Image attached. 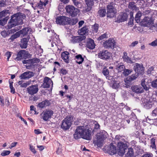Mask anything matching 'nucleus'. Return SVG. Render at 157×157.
I'll return each mask as SVG.
<instances>
[{"label":"nucleus","instance_id":"1","mask_svg":"<svg viewBox=\"0 0 157 157\" xmlns=\"http://www.w3.org/2000/svg\"><path fill=\"white\" fill-rule=\"evenodd\" d=\"M133 69L136 73L124 79L125 83H128L131 82L138 77L139 74L143 73L144 71V67L141 64L135 63L134 64Z\"/></svg>","mask_w":157,"mask_h":157},{"label":"nucleus","instance_id":"2","mask_svg":"<svg viewBox=\"0 0 157 157\" xmlns=\"http://www.w3.org/2000/svg\"><path fill=\"white\" fill-rule=\"evenodd\" d=\"M108 134L105 131H101L97 135L96 140H94V143L98 147H101L103 145L104 140L107 138Z\"/></svg>","mask_w":157,"mask_h":157},{"label":"nucleus","instance_id":"3","mask_svg":"<svg viewBox=\"0 0 157 157\" xmlns=\"http://www.w3.org/2000/svg\"><path fill=\"white\" fill-rule=\"evenodd\" d=\"M122 140V137L120 136L117 135L116 136L115 141L117 142L118 154L121 156L125 153V150H127V145L121 141Z\"/></svg>","mask_w":157,"mask_h":157},{"label":"nucleus","instance_id":"4","mask_svg":"<svg viewBox=\"0 0 157 157\" xmlns=\"http://www.w3.org/2000/svg\"><path fill=\"white\" fill-rule=\"evenodd\" d=\"M155 101L151 98L147 97L145 98L142 99L141 105L144 108L149 109L154 105Z\"/></svg>","mask_w":157,"mask_h":157},{"label":"nucleus","instance_id":"5","mask_svg":"<svg viewBox=\"0 0 157 157\" xmlns=\"http://www.w3.org/2000/svg\"><path fill=\"white\" fill-rule=\"evenodd\" d=\"M140 24L141 25L149 27L151 30L157 27V25H153L152 20L150 18L147 17H145L140 22Z\"/></svg>","mask_w":157,"mask_h":157},{"label":"nucleus","instance_id":"6","mask_svg":"<svg viewBox=\"0 0 157 157\" xmlns=\"http://www.w3.org/2000/svg\"><path fill=\"white\" fill-rule=\"evenodd\" d=\"M25 18V16L21 13L14 14L11 17L12 21L13 20L15 24L21 25L23 23V20Z\"/></svg>","mask_w":157,"mask_h":157},{"label":"nucleus","instance_id":"7","mask_svg":"<svg viewBox=\"0 0 157 157\" xmlns=\"http://www.w3.org/2000/svg\"><path fill=\"white\" fill-rule=\"evenodd\" d=\"M72 123L71 117L69 116H67L62 121L61 128L64 130H67L71 127Z\"/></svg>","mask_w":157,"mask_h":157},{"label":"nucleus","instance_id":"8","mask_svg":"<svg viewBox=\"0 0 157 157\" xmlns=\"http://www.w3.org/2000/svg\"><path fill=\"white\" fill-rule=\"evenodd\" d=\"M67 12L69 13L72 17H74L78 14L79 10L75 8L74 6L72 5H68L65 7Z\"/></svg>","mask_w":157,"mask_h":157},{"label":"nucleus","instance_id":"9","mask_svg":"<svg viewBox=\"0 0 157 157\" xmlns=\"http://www.w3.org/2000/svg\"><path fill=\"white\" fill-rule=\"evenodd\" d=\"M53 111L51 109H46L40 114V118L44 121H47L51 118L53 114Z\"/></svg>","mask_w":157,"mask_h":157},{"label":"nucleus","instance_id":"10","mask_svg":"<svg viewBox=\"0 0 157 157\" xmlns=\"http://www.w3.org/2000/svg\"><path fill=\"white\" fill-rule=\"evenodd\" d=\"M86 128L83 126L77 127L74 134V138L75 139H78L80 138H82Z\"/></svg>","mask_w":157,"mask_h":157},{"label":"nucleus","instance_id":"11","mask_svg":"<svg viewBox=\"0 0 157 157\" xmlns=\"http://www.w3.org/2000/svg\"><path fill=\"white\" fill-rule=\"evenodd\" d=\"M39 61V59L35 58L32 59L24 60L23 61V63L24 64H27L26 65V67L27 69H29L33 66L35 63H38Z\"/></svg>","mask_w":157,"mask_h":157},{"label":"nucleus","instance_id":"12","mask_svg":"<svg viewBox=\"0 0 157 157\" xmlns=\"http://www.w3.org/2000/svg\"><path fill=\"white\" fill-rule=\"evenodd\" d=\"M111 56V53L107 50L101 51L98 54V57L101 59L106 60L110 58Z\"/></svg>","mask_w":157,"mask_h":157},{"label":"nucleus","instance_id":"13","mask_svg":"<svg viewBox=\"0 0 157 157\" xmlns=\"http://www.w3.org/2000/svg\"><path fill=\"white\" fill-rule=\"evenodd\" d=\"M69 18L65 16H59L56 18V22L57 24L65 25L68 24Z\"/></svg>","mask_w":157,"mask_h":157},{"label":"nucleus","instance_id":"14","mask_svg":"<svg viewBox=\"0 0 157 157\" xmlns=\"http://www.w3.org/2000/svg\"><path fill=\"white\" fill-rule=\"evenodd\" d=\"M113 3H110L109 5H108L107 8V13H106L107 17H113L115 15L114 9V7L113 6Z\"/></svg>","mask_w":157,"mask_h":157},{"label":"nucleus","instance_id":"15","mask_svg":"<svg viewBox=\"0 0 157 157\" xmlns=\"http://www.w3.org/2000/svg\"><path fill=\"white\" fill-rule=\"evenodd\" d=\"M48 1L46 0L45 2H43L40 1V2L37 3L36 6H34L33 4H32V7L34 9H36L38 8L40 9H44L47 4H48Z\"/></svg>","mask_w":157,"mask_h":157},{"label":"nucleus","instance_id":"16","mask_svg":"<svg viewBox=\"0 0 157 157\" xmlns=\"http://www.w3.org/2000/svg\"><path fill=\"white\" fill-rule=\"evenodd\" d=\"M28 52L25 50H21L18 52L16 59L17 60H19L28 57Z\"/></svg>","mask_w":157,"mask_h":157},{"label":"nucleus","instance_id":"17","mask_svg":"<svg viewBox=\"0 0 157 157\" xmlns=\"http://www.w3.org/2000/svg\"><path fill=\"white\" fill-rule=\"evenodd\" d=\"M85 39L86 37L85 36H74L71 37V41L73 43H79L81 42H84Z\"/></svg>","mask_w":157,"mask_h":157},{"label":"nucleus","instance_id":"18","mask_svg":"<svg viewBox=\"0 0 157 157\" xmlns=\"http://www.w3.org/2000/svg\"><path fill=\"white\" fill-rule=\"evenodd\" d=\"M107 151L109 154L112 155L116 154L117 150L116 147L112 144H111L107 147Z\"/></svg>","mask_w":157,"mask_h":157},{"label":"nucleus","instance_id":"19","mask_svg":"<svg viewBox=\"0 0 157 157\" xmlns=\"http://www.w3.org/2000/svg\"><path fill=\"white\" fill-rule=\"evenodd\" d=\"M115 43V42L113 39H109L104 43V46L106 48H113L114 46Z\"/></svg>","mask_w":157,"mask_h":157},{"label":"nucleus","instance_id":"20","mask_svg":"<svg viewBox=\"0 0 157 157\" xmlns=\"http://www.w3.org/2000/svg\"><path fill=\"white\" fill-rule=\"evenodd\" d=\"M50 104V102L49 100L46 99L41 102L39 103L37 106L38 108L42 109L49 106Z\"/></svg>","mask_w":157,"mask_h":157},{"label":"nucleus","instance_id":"21","mask_svg":"<svg viewBox=\"0 0 157 157\" xmlns=\"http://www.w3.org/2000/svg\"><path fill=\"white\" fill-rule=\"evenodd\" d=\"M43 86L44 88H48L51 86H53V82L51 79L48 77H45L44 79Z\"/></svg>","mask_w":157,"mask_h":157},{"label":"nucleus","instance_id":"22","mask_svg":"<svg viewBox=\"0 0 157 157\" xmlns=\"http://www.w3.org/2000/svg\"><path fill=\"white\" fill-rule=\"evenodd\" d=\"M38 90V86L36 85H32L27 88L28 93L32 95L36 93Z\"/></svg>","mask_w":157,"mask_h":157},{"label":"nucleus","instance_id":"23","mask_svg":"<svg viewBox=\"0 0 157 157\" xmlns=\"http://www.w3.org/2000/svg\"><path fill=\"white\" fill-rule=\"evenodd\" d=\"M34 75V73L31 71H27L23 73L20 76L21 78L25 79L31 78Z\"/></svg>","mask_w":157,"mask_h":157},{"label":"nucleus","instance_id":"24","mask_svg":"<svg viewBox=\"0 0 157 157\" xmlns=\"http://www.w3.org/2000/svg\"><path fill=\"white\" fill-rule=\"evenodd\" d=\"M84 132L82 138L88 140H90L91 137V131L86 128Z\"/></svg>","mask_w":157,"mask_h":157},{"label":"nucleus","instance_id":"25","mask_svg":"<svg viewBox=\"0 0 157 157\" xmlns=\"http://www.w3.org/2000/svg\"><path fill=\"white\" fill-rule=\"evenodd\" d=\"M84 132L82 138L88 140H90L91 137V131L86 128Z\"/></svg>","mask_w":157,"mask_h":157},{"label":"nucleus","instance_id":"26","mask_svg":"<svg viewBox=\"0 0 157 157\" xmlns=\"http://www.w3.org/2000/svg\"><path fill=\"white\" fill-rule=\"evenodd\" d=\"M123 61L127 63H133L131 58L128 56L127 53L126 52L123 53V55L122 56Z\"/></svg>","mask_w":157,"mask_h":157},{"label":"nucleus","instance_id":"27","mask_svg":"<svg viewBox=\"0 0 157 157\" xmlns=\"http://www.w3.org/2000/svg\"><path fill=\"white\" fill-rule=\"evenodd\" d=\"M86 42V45L87 48L92 49L95 48V44L94 41L93 40L91 39H87Z\"/></svg>","mask_w":157,"mask_h":157},{"label":"nucleus","instance_id":"28","mask_svg":"<svg viewBox=\"0 0 157 157\" xmlns=\"http://www.w3.org/2000/svg\"><path fill=\"white\" fill-rule=\"evenodd\" d=\"M131 89L132 91L137 93H142L143 91V88L140 86H134L132 87Z\"/></svg>","mask_w":157,"mask_h":157},{"label":"nucleus","instance_id":"29","mask_svg":"<svg viewBox=\"0 0 157 157\" xmlns=\"http://www.w3.org/2000/svg\"><path fill=\"white\" fill-rule=\"evenodd\" d=\"M69 53L67 52H63L61 54L62 59L67 63H68L69 61Z\"/></svg>","mask_w":157,"mask_h":157},{"label":"nucleus","instance_id":"30","mask_svg":"<svg viewBox=\"0 0 157 157\" xmlns=\"http://www.w3.org/2000/svg\"><path fill=\"white\" fill-rule=\"evenodd\" d=\"M102 73L105 75L106 79H110L112 78V77L109 75V72L108 69L106 68H104L102 70Z\"/></svg>","mask_w":157,"mask_h":157},{"label":"nucleus","instance_id":"31","mask_svg":"<svg viewBox=\"0 0 157 157\" xmlns=\"http://www.w3.org/2000/svg\"><path fill=\"white\" fill-rule=\"evenodd\" d=\"M51 39L52 42L51 43L52 47H53L55 45H56V42H57L59 39V36L56 33H54L53 36H52Z\"/></svg>","mask_w":157,"mask_h":157},{"label":"nucleus","instance_id":"32","mask_svg":"<svg viewBox=\"0 0 157 157\" xmlns=\"http://www.w3.org/2000/svg\"><path fill=\"white\" fill-rule=\"evenodd\" d=\"M118 61L116 62V64L117 63V64H116V69L117 70L118 72H121L124 71L125 68V66L123 65V63H118Z\"/></svg>","mask_w":157,"mask_h":157},{"label":"nucleus","instance_id":"33","mask_svg":"<svg viewBox=\"0 0 157 157\" xmlns=\"http://www.w3.org/2000/svg\"><path fill=\"white\" fill-rule=\"evenodd\" d=\"M28 39L26 38H23L21 40V47L22 48H25L27 46Z\"/></svg>","mask_w":157,"mask_h":157},{"label":"nucleus","instance_id":"34","mask_svg":"<svg viewBox=\"0 0 157 157\" xmlns=\"http://www.w3.org/2000/svg\"><path fill=\"white\" fill-rule=\"evenodd\" d=\"M88 31V27L86 26L83 27L78 31V33L80 35H83L85 34Z\"/></svg>","mask_w":157,"mask_h":157},{"label":"nucleus","instance_id":"35","mask_svg":"<svg viewBox=\"0 0 157 157\" xmlns=\"http://www.w3.org/2000/svg\"><path fill=\"white\" fill-rule=\"evenodd\" d=\"M31 30V29L29 27L25 28L19 31V33H20V35L21 34L24 36L26 35Z\"/></svg>","mask_w":157,"mask_h":157},{"label":"nucleus","instance_id":"36","mask_svg":"<svg viewBox=\"0 0 157 157\" xmlns=\"http://www.w3.org/2000/svg\"><path fill=\"white\" fill-rule=\"evenodd\" d=\"M101 0H86V3L87 6H92L94 4V1L96 3L100 2Z\"/></svg>","mask_w":157,"mask_h":157},{"label":"nucleus","instance_id":"37","mask_svg":"<svg viewBox=\"0 0 157 157\" xmlns=\"http://www.w3.org/2000/svg\"><path fill=\"white\" fill-rule=\"evenodd\" d=\"M75 60L77 63L80 64L83 62L84 59L81 55H79L75 56Z\"/></svg>","mask_w":157,"mask_h":157},{"label":"nucleus","instance_id":"38","mask_svg":"<svg viewBox=\"0 0 157 157\" xmlns=\"http://www.w3.org/2000/svg\"><path fill=\"white\" fill-rule=\"evenodd\" d=\"M18 85H20L21 87H26L30 84V82H24V81L23 80L19 81L18 82Z\"/></svg>","mask_w":157,"mask_h":157},{"label":"nucleus","instance_id":"39","mask_svg":"<svg viewBox=\"0 0 157 157\" xmlns=\"http://www.w3.org/2000/svg\"><path fill=\"white\" fill-rule=\"evenodd\" d=\"M130 0H126V1H124V3L125 2H126V1H127L128 2H129V4H128V7L129 9H132L133 10L136 9V6L135 5V2H130Z\"/></svg>","mask_w":157,"mask_h":157},{"label":"nucleus","instance_id":"40","mask_svg":"<svg viewBox=\"0 0 157 157\" xmlns=\"http://www.w3.org/2000/svg\"><path fill=\"white\" fill-rule=\"evenodd\" d=\"M15 21L13 20L12 21V18H11L10 22L8 23L7 25L8 29H10L13 27L17 25V24H15Z\"/></svg>","mask_w":157,"mask_h":157},{"label":"nucleus","instance_id":"41","mask_svg":"<svg viewBox=\"0 0 157 157\" xmlns=\"http://www.w3.org/2000/svg\"><path fill=\"white\" fill-rule=\"evenodd\" d=\"M98 13L100 17H105L106 14V10L105 9H101L99 10Z\"/></svg>","mask_w":157,"mask_h":157},{"label":"nucleus","instance_id":"42","mask_svg":"<svg viewBox=\"0 0 157 157\" xmlns=\"http://www.w3.org/2000/svg\"><path fill=\"white\" fill-rule=\"evenodd\" d=\"M142 15L141 12L140 11H138L135 17V20L137 23H139L140 21V17Z\"/></svg>","mask_w":157,"mask_h":157},{"label":"nucleus","instance_id":"43","mask_svg":"<svg viewBox=\"0 0 157 157\" xmlns=\"http://www.w3.org/2000/svg\"><path fill=\"white\" fill-rule=\"evenodd\" d=\"M128 151L125 155V157H132L133 154V150L132 148H128Z\"/></svg>","mask_w":157,"mask_h":157},{"label":"nucleus","instance_id":"44","mask_svg":"<svg viewBox=\"0 0 157 157\" xmlns=\"http://www.w3.org/2000/svg\"><path fill=\"white\" fill-rule=\"evenodd\" d=\"M78 20L76 18H73L71 19L69 18V20L68 24H70V25H74L75 24L78 22Z\"/></svg>","mask_w":157,"mask_h":157},{"label":"nucleus","instance_id":"45","mask_svg":"<svg viewBox=\"0 0 157 157\" xmlns=\"http://www.w3.org/2000/svg\"><path fill=\"white\" fill-rule=\"evenodd\" d=\"M128 16L126 14H124L120 16L119 21L120 22H122L126 21L127 19Z\"/></svg>","mask_w":157,"mask_h":157},{"label":"nucleus","instance_id":"46","mask_svg":"<svg viewBox=\"0 0 157 157\" xmlns=\"http://www.w3.org/2000/svg\"><path fill=\"white\" fill-rule=\"evenodd\" d=\"M9 82L10 84V87L11 90V92L14 94L15 93V90L13 86V82L10 81H9Z\"/></svg>","mask_w":157,"mask_h":157},{"label":"nucleus","instance_id":"47","mask_svg":"<svg viewBox=\"0 0 157 157\" xmlns=\"http://www.w3.org/2000/svg\"><path fill=\"white\" fill-rule=\"evenodd\" d=\"M20 35V33H19V31H18L11 36L10 37V39L11 40H13L19 37Z\"/></svg>","mask_w":157,"mask_h":157},{"label":"nucleus","instance_id":"48","mask_svg":"<svg viewBox=\"0 0 157 157\" xmlns=\"http://www.w3.org/2000/svg\"><path fill=\"white\" fill-rule=\"evenodd\" d=\"M131 70L128 69H125V68L123 72V74L124 76H127L128 75L131 73Z\"/></svg>","mask_w":157,"mask_h":157},{"label":"nucleus","instance_id":"49","mask_svg":"<svg viewBox=\"0 0 157 157\" xmlns=\"http://www.w3.org/2000/svg\"><path fill=\"white\" fill-rule=\"evenodd\" d=\"M145 81L144 79H142V80L141 85L143 87V88L146 90H148L149 88L148 86L145 84Z\"/></svg>","mask_w":157,"mask_h":157},{"label":"nucleus","instance_id":"50","mask_svg":"<svg viewBox=\"0 0 157 157\" xmlns=\"http://www.w3.org/2000/svg\"><path fill=\"white\" fill-rule=\"evenodd\" d=\"M74 5L78 8H80L81 5L80 3L77 0H72Z\"/></svg>","mask_w":157,"mask_h":157},{"label":"nucleus","instance_id":"51","mask_svg":"<svg viewBox=\"0 0 157 157\" xmlns=\"http://www.w3.org/2000/svg\"><path fill=\"white\" fill-rule=\"evenodd\" d=\"M98 24H95L92 27L93 31L95 33H97L98 32Z\"/></svg>","mask_w":157,"mask_h":157},{"label":"nucleus","instance_id":"52","mask_svg":"<svg viewBox=\"0 0 157 157\" xmlns=\"http://www.w3.org/2000/svg\"><path fill=\"white\" fill-rule=\"evenodd\" d=\"M94 130H98V129L100 128V126L97 121H94Z\"/></svg>","mask_w":157,"mask_h":157},{"label":"nucleus","instance_id":"53","mask_svg":"<svg viewBox=\"0 0 157 157\" xmlns=\"http://www.w3.org/2000/svg\"><path fill=\"white\" fill-rule=\"evenodd\" d=\"M29 149L30 150L33 152V153L35 154L36 153V151L35 149V147L31 145H29Z\"/></svg>","mask_w":157,"mask_h":157},{"label":"nucleus","instance_id":"54","mask_svg":"<svg viewBox=\"0 0 157 157\" xmlns=\"http://www.w3.org/2000/svg\"><path fill=\"white\" fill-rule=\"evenodd\" d=\"M149 45L155 47L157 46V39H156L155 40H154L153 41L150 43Z\"/></svg>","mask_w":157,"mask_h":157},{"label":"nucleus","instance_id":"55","mask_svg":"<svg viewBox=\"0 0 157 157\" xmlns=\"http://www.w3.org/2000/svg\"><path fill=\"white\" fill-rule=\"evenodd\" d=\"M10 153V151H4L1 153V155L2 156H6L9 155Z\"/></svg>","mask_w":157,"mask_h":157},{"label":"nucleus","instance_id":"56","mask_svg":"<svg viewBox=\"0 0 157 157\" xmlns=\"http://www.w3.org/2000/svg\"><path fill=\"white\" fill-rule=\"evenodd\" d=\"M151 115L153 117H155L157 116V107L152 111Z\"/></svg>","mask_w":157,"mask_h":157},{"label":"nucleus","instance_id":"57","mask_svg":"<svg viewBox=\"0 0 157 157\" xmlns=\"http://www.w3.org/2000/svg\"><path fill=\"white\" fill-rule=\"evenodd\" d=\"M119 86L120 85L119 83L117 82H114L113 85V87L115 89L118 88Z\"/></svg>","mask_w":157,"mask_h":157},{"label":"nucleus","instance_id":"58","mask_svg":"<svg viewBox=\"0 0 157 157\" xmlns=\"http://www.w3.org/2000/svg\"><path fill=\"white\" fill-rule=\"evenodd\" d=\"M151 86L153 87L157 88V79L152 82Z\"/></svg>","mask_w":157,"mask_h":157},{"label":"nucleus","instance_id":"59","mask_svg":"<svg viewBox=\"0 0 157 157\" xmlns=\"http://www.w3.org/2000/svg\"><path fill=\"white\" fill-rule=\"evenodd\" d=\"M4 105V98L2 96H0V105L2 106H3Z\"/></svg>","mask_w":157,"mask_h":157},{"label":"nucleus","instance_id":"60","mask_svg":"<svg viewBox=\"0 0 157 157\" xmlns=\"http://www.w3.org/2000/svg\"><path fill=\"white\" fill-rule=\"evenodd\" d=\"M1 35L4 37H6L8 35V33L6 31H2L1 33Z\"/></svg>","mask_w":157,"mask_h":157},{"label":"nucleus","instance_id":"61","mask_svg":"<svg viewBox=\"0 0 157 157\" xmlns=\"http://www.w3.org/2000/svg\"><path fill=\"white\" fill-rule=\"evenodd\" d=\"M12 53L11 52H7L5 54V55L7 57V61L9 60V59L10 58V57L11 54H12Z\"/></svg>","mask_w":157,"mask_h":157},{"label":"nucleus","instance_id":"62","mask_svg":"<svg viewBox=\"0 0 157 157\" xmlns=\"http://www.w3.org/2000/svg\"><path fill=\"white\" fill-rule=\"evenodd\" d=\"M148 120L150 121H151V122L152 124H155L157 125V118L151 119L148 118V117H147Z\"/></svg>","mask_w":157,"mask_h":157},{"label":"nucleus","instance_id":"63","mask_svg":"<svg viewBox=\"0 0 157 157\" xmlns=\"http://www.w3.org/2000/svg\"><path fill=\"white\" fill-rule=\"evenodd\" d=\"M9 11L8 10H3L0 13V15H2V16H5L6 14L9 13Z\"/></svg>","mask_w":157,"mask_h":157},{"label":"nucleus","instance_id":"64","mask_svg":"<svg viewBox=\"0 0 157 157\" xmlns=\"http://www.w3.org/2000/svg\"><path fill=\"white\" fill-rule=\"evenodd\" d=\"M138 43V41H135L132 42L131 44L129 45V46L131 47H133L136 45Z\"/></svg>","mask_w":157,"mask_h":157}]
</instances>
